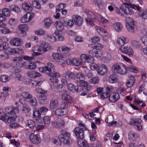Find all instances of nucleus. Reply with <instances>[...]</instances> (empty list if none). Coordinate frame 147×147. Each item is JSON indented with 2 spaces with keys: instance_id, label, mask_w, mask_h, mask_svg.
<instances>
[{
  "instance_id": "obj_1",
  "label": "nucleus",
  "mask_w": 147,
  "mask_h": 147,
  "mask_svg": "<svg viewBox=\"0 0 147 147\" xmlns=\"http://www.w3.org/2000/svg\"><path fill=\"white\" fill-rule=\"evenodd\" d=\"M123 5L121 6L120 8L123 13L126 14L132 15L134 13V11L132 9H136L139 11L141 7L138 5L131 4L128 3H124Z\"/></svg>"
},
{
  "instance_id": "obj_2",
  "label": "nucleus",
  "mask_w": 147,
  "mask_h": 147,
  "mask_svg": "<svg viewBox=\"0 0 147 147\" xmlns=\"http://www.w3.org/2000/svg\"><path fill=\"white\" fill-rule=\"evenodd\" d=\"M51 47L47 43L43 42L38 47L35 48L34 52L36 55H40L51 50Z\"/></svg>"
},
{
  "instance_id": "obj_3",
  "label": "nucleus",
  "mask_w": 147,
  "mask_h": 147,
  "mask_svg": "<svg viewBox=\"0 0 147 147\" xmlns=\"http://www.w3.org/2000/svg\"><path fill=\"white\" fill-rule=\"evenodd\" d=\"M16 117L15 114H10L9 111L7 113L5 114L2 110L0 109V119L8 123H10L14 122Z\"/></svg>"
},
{
  "instance_id": "obj_4",
  "label": "nucleus",
  "mask_w": 147,
  "mask_h": 147,
  "mask_svg": "<svg viewBox=\"0 0 147 147\" xmlns=\"http://www.w3.org/2000/svg\"><path fill=\"white\" fill-rule=\"evenodd\" d=\"M70 133L66 130H63L61 131V134L59 137V139L64 144L69 145L70 144L71 140L70 138Z\"/></svg>"
},
{
  "instance_id": "obj_5",
  "label": "nucleus",
  "mask_w": 147,
  "mask_h": 147,
  "mask_svg": "<svg viewBox=\"0 0 147 147\" xmlns=\"http://www.w3.org/2000/svg\"><path fill=\"white\" fill-rule=\"evenodd\" d=\"M74 131L77 137L80 139H83L84 134L88 133L87 129L84 127L82 128L76 127L74 129Z\"/></svg>"
},
{
  "instance_id": "obj_6",
  "label": "nucleus",
  "mask_w": 147,
  "mask_h": 147,
  "mask_svg": "<svg viewBox=\"0 0 147 147\" xmlns=\"http://www.w3.org/2000/svg\"><path fill=\"white\" fill-rule=\"evenodd\" d=\"M125 20L127 24L126 28L128 31L131 33L134 32L136 30V26L133 19L130 17H127Z\"/></svg>"
},
{
  "instance_id": "obj_7",
  "label": "nucleus",
  "mask_w": 147,
  "mask_h": 147,
  "mask_svg": "<svg viewBox=\"0 0 147 147\" xmlns=\"http://www.w3.org/2000/svg\"><path fill=\"white\" fill-rule=\"evenodd\" d=\"M120 50L123 53L127 54L129 56H132L134 55L133 49L129 46L120 47Z\"/></svg>"
},
{
  "instance_id": "obj_8",
  "label": "nucleus",
  "mask_w": 147,
  "mask_h": 147,
  "mask_svg": "<svg viewBox=\"0 0 147 147\" xmlns=\"http://www.w3.org/2000/svg\"><path fill=\"white\" fill-rule=\"evenodd\" d=\"M80 62H82L81 65L83 64L84 63L88 62L92 63L93 62V58L86 54H82L80 57Z\"/></svg>"
},
{
  "instance_id": "obj_9",
  "label": "nucleus",
  "mask_w": 147,
  "mask_h": 147,
  "mask_svg": "<svg viewBox=\"0 0 147 147\" xmlns=\"http://www.w3.org/2000/svg\"><path fill=\"white\" fill-rule=\"evenodd\" d=\"M120 96L118 92H114L110 94L109 100L111 102L115 103L119 99Z\"/></svg>"
},
{
  "instance_id": "obj_10",
  "label": "nucleus",
  "mask_w": 147,
  "mask_h": 147,
  "mask_svg": "<svg viewBox=\"0 0 147 147\" xmlns=\"http://www.w3.org/2000/svg\"><path fill=\"white\" fill-rule=\"evenodd\" d=\"M34 14L30 12H27L21 19V21L23 23L28 22L34 16Z\"/></svg>"
},
{
  "instance_id": "obj_11",
  "label": "nucleus",
  "mask_w": 147,
  "mask_h": 147,
  "mask_svg": "<svg viewBox=\"0 0 147 147\" xmlns=\"http://www.w3.org/2000/svg\"><path fill=\"white\" fill-rule=\"evenodd\" d=\"M47 74L49 76L51 77L50 79L52 82L56 83L58 82L57 78L59 76V74L58 73L53 72L47 73Z\"/></svg>"
},
{
  "instance_id": "obj_12",
  "label": "nucleus",
  "mask_w": 147,
  "mask_h": 147,
  "mask_svg": "<svg viewBox=\"0 0 147 147\" xmlns=\"http://www.w3.org/2000/svg\"><path fill=\"white\" fill-rule=\"evenodd\" d=\"M129 42L128 39L125 37H121L118 38L117 40V43L121 47L123 46Z\"/></svg>"
},
{
  "instance_id": "obj_13",
  "label": "nucleus",
  "mask_w": 147,
  "mask_h": 147,
  "mask_svg": "<svg viewBox=\"0 0 147 147\" xmlns=\"http://www.w3.org/2000/svg\"><path fill=\"white\" fill-rule=\"evenodd\" d=\"M114 117L113 115H109L106 119L105 122L108 124L109 126H114L115 125L117 122L116 121H113Z\"/></svg>"
},
{
  "instance_id": "obj_14",
  "label": "nucleus",
  "mask_w": 147,
  "mask_h": 147,
  "mask_svg": "<svg viewBox=\"0 0 147 147\" xmlns=\"http://www.w3.org/2000/svg\"><path fill=\"white\" fill-rule=\"evenodd\" d=\"M121 65V66H120L116 74L124 75L127 73V68L126 65L124 64Z\"/></svg>"
},
{
  "instance_id": "obj_15",
  "label": "nucleus",
  "mask_w": 147,
  "mask_h": 147,
  "mask_svg": "<svg viewBox=\"0 0 147 147\" xmlns=\"http://www.w3.org/2000/svg\"><path fill=\"white\" fill-rule=\"evenodd\" d=\"M29 138L31 142L34 144H38L40 142V140L34 134L30 135Z\"/></svg>"
},
{
  "instance_id": "obj_16",
  "label": "nucleus",
  "mask_w": 147,
  "mask_h": 147,
  "mask_svg": "<svg viewBox=\"0 0 147 147\" xmlns=\"http://www.w3.org/2000/svg\"><path fill=\"white\" fill-rule=\"evenodd\" d=\"M140 40L142 43L144 45L147 46V30H144L142 31Z\"/></svg>"
},
{
  "instance_id": "obj_17",
  "label": "nucleus",
  "mask_w": 147,
  "mask_h": 147,
  "mask_svg": "<svg viewBox=\"0 0 147 147\" xmlns=\"http://www.w3.org/2000/svg\"><path fill=\"white\" fill-rule=\"evenodd\" d=\"M42 69L45 71H49L48 73L54 72V70L55 69L54 66L51 63H48L47 66H44Z\"/></svg>"
},
{
  "instance_id": "obj_18",
  "label": "nucleus",
  "mask_w": 147,
  "mask_h": 147,
  "mask_svg": "<svg viewBox=\"0 0 147 147\" xmlns=\"http://www.w3.org/2000/svg\"><path fill=\"white\" fill-rule=\"evenodd\" d=\"M112 26L115 30L118 32H120L123 28L122 25L119 22H115L112 25Z\"/></svg>"
},
{
  "instance_id": "obj_19",
  "label": "nucleus",
  "mask_w": 147,
  "mask_h": 147,
  "mask_svg": "<svg viewBox=\"0 0 147 147\" xmlns=\"http://www.w3.org/2000/svg\"><path fill=\"white\" fill-rule=\"evenodd\" d=\"M75 74L71 71H68L65 73V77L67 79L74 81L75 80Z\"/></svg>"
},
{
  "instance_id": "obj_20",
  "label": "nucleus",
  "mask_w": 147,
  "mask_h": 147,
  "mask_svg": "<svg viewBox=\"0 0 147 147\" xmlns=\"http://www.w3.org/2000/svg\"><path fill=\"white\" fill-rule=\"evenodd\" d=\"M53 57L54 59L55 60L62 59L67 57V56L66 55H63L61 53V50L58 51V53H54L53 54Z\"/></svg>"
},
{
  "instance_id": "obj_21",
  "label": "nucleus",
  "mask_w": 147,
  "mask_h": 147,
  "mask_svg": "<svg viewBox=\"0 0 147 147\" xmlns=\"http://www.w3.org/2000/svg\"><path fill=\"white\" fill-rule=\"evenodd\" d=\"M137 137V135L135 132L133 131H130L128 133V138L130 141H135Z\"/></svg>"
},
{
  "instance_id": "obj_22",
  "label": "nucleus",
  "mask_w": 147,
  "mask_h": 147,
  "mask_svg": "<svg viewBox=\"0 0 147 147\" xmlns=\"http://www.w3.org/2000/svg\"><path fill=\"white\" fill-rule=\"evenodd\" d=\"M73 19L76 24L77 25L80 26L82 24L83 19L80 16L76 15L74 16Z\"/></svg>"
},
{
  "instance_id": "obj_23",
  "label": "nucleus",
  "mask_w": 147,
  "mask_h": 147,
  "mask_svg": "<svg viewBox=\"0 0 147 147\" xmlns=\"http://www.w3.org/2000/svg\"><path fill=\"white\" fill-rule=\"evenodd\" d=\"M62 98L64 100L69 103H70L72 99V98L68 94L67 91L65 90H64L63 91Z\"/></svg>"
},
{
  "instance_id": "obj_24",
  "label": "nucleus",
  "mask_w": 147,
  "mask_h": 147,
  "mask_svg": "<svg viewBox=\"0 0 147 147\" xmlns=\"http://www.w3.org/2000/svg\"><path fill=\"white\" fill-rule=\"evenodd\" d=\"M90 50L89 52V53L91 55V57H100V54L101 53V52L100 51H98L96 50L94 48Z\"/></svg>"
},
{
  "instance_id": "obj_25",
  "label": "nucleus",
  "mask_w": 147,
  "mask_h": 147,
  "mask_svg": "<svg viewBox=\"0 0 147 147\" xmlns=\"http://www.w3.org/2000/svg\"><path fill=\"white\" fill-rule=\"evenodd\" d=\"M58 49L59 51L61 50V53L63 55H65V54L68 53L71 50L70 48L65 46L59 47Z\"/></svg>"
},
{
  "instance_id": "obj_26",
  "label": "nucleus",
  "mask_w": 147,
  "mask_h": 147,
  "mask_svg": "<svg viewBox=\"0 0 147 147\" xmlns=\"http://www.w3.org/2000/svg\"><path fill=\"white\" fill-rule=\"evenodd\" d=\"M21 41L20 39L18 38H15L12 39L10 41V43L12 45L16 46H19L21 45Z\"/></svg>"
},
{
  "instance_id": "obj_27",
  "label": "nucleus",
  "mask_w": 147,
  "mask_h": 147,
  "mask_svg": "<svg viewBox=\"0 0 147 147\" xmlns=\"http://www.w3.org/2000/svg\"><path fill=\"white\" fill-rule=\"evenodd\" d=\"M30 3H26L22 4V7L23 9L26 11H31L32 10V7Z\"/></svg>"
},
{
  "instance_id": "obj_28",
  "label": "nucleus",
  "mask_w": 147,
  "mask_h": 147,
  "mask_svg": "<svg viewBox=\"0 0 147 147\" xmlns=\"http://www.w3.org/2000/svg\"><path fill=\"white\" fill-rule=\"evenodd\" d=\"M123 63H115L114 64L112 67V71L115 74H116L120 66H121V64H123Z\"/></svg>"
},
{
  "instance_id": "obj_29",
  "label": "nucleus",
  "mask_w": 147,
  "mask_h": 147,
  "mask_svg": "<svg viewBox=\"0 0 147 147\" xmlns=\"http://www.w3.org/2000/svg\"><path fill=\"white\" fill-rule=\"evenodd\" d=\"M109 81L110 83L113 84L117 82L118 79L116 75L113 74L110 76Z\"/></svg>"
},
{
  "instance_id": "obj_30",
  "label": "nucleus",
  "mask_w": 147,
  "mask_h": 147,
  "mask_svg": "<svg viewBox=\"0 0 147 147\" xmlns=\"http://www.w3.org/2000/svg\"><path fill=\"white\" fill-rule=\"evenodd\" d=\"M142 122V120L138 119H132L130 121L129 124L130 125L136 126L140 125Z\"/></svg>"
},
{
  "instance_id": "obj_31",
  "label": "nucleus",
  "mask_w": 147,
  "mask_h": 147,
  "mask_svg": "<svg viewBox=\"0 0 147 147\" xmlns=\"http://www.w3.org/2000/svg\"><path fill=\"white\" fill-rule=\"evenodd\" d=\"M67 113V112L66 110H64L59 109H56L55 112V115L59 116H62L66 115Z\"/></svg>"
},
{
  "instance_id": "obj_32",
  "label": "nucleus",
  "mask_w": 147,
  "mask_h": 147,
  "mask_svg": "<svg viewBox=\"0 0 147 147\" xmlns=\"http://www.w3.org/2000/svg\"><path fill=\"white\" fill-rule=\"evenodd\" d=\"M33 117L34 119L36 121L40 120L41 118V114L40 111H33Z\"/></svg>"
},
{
  "instance_id": "obj_33",
  "label": "nucleus",
  "mask_w": 147,
  "mask_h": 147,
  "mask_svg": "<svg viewBox=\"0 0 147 147\" xmlns=\"http://www.w3.org/2000/svg\"><path fill=\"white\" fill-rule=\"evenodd\" d=\"M83 139H80L78 141V144L80 147H90L87 144L86 141L83 140Z\"/></svg>"
},
{
  "instance_id": "obj_34",
  "label": "nucleus",
  "mask_w": 147,
  "mask_h": 147,
  "mask_svg": "<svg viewBox=\"0 0 147 147\" xmlns=\"http://www.w3.org/2000/svg\"><path fill=\"white\" fill-rule=\"evenodd\" d=\"M58 104V101L57 100H52L50 101V107L52 109H55L57 108Z\"/></svg>"
},
{
  "instance_id": "obj_35",
  "label": "nucleus",
  "mask_w": 147,
  "mask_h": 147,
  "mask_svg": "<svg viewBox=\"0 0 147 147\" xmlns=\"http://www.w3.org/2000/svg\"><path fill=\"white\" fill-rule=\"evenodd\" d=\"M10 111L9 112V113L10 114L16 115V117L15 119L17 117L16 113H18L19 111V110L18 107H11V108H10Z\"/></svg>"
},
{
  "instance_id": "obj_36",
  "label": "nucleus",
  "mask_w": 147,
  "mask_h": 147,
  "mask_svg": "<svg viewBox=\"0 0 147 147\" xmlns=\"http://www.w3.org/2000/svg\"><path fill=\"white\" fill-rule=\"evenodd\" d=\"M91 69L92 70H96L98 74L100 75L101 71L99 70L100 67L96 64H92L90 67Z\"/></svg>"
},
{
  "instance_id": "obj_37",
  "label": "nucleus",
  "mask_w": 147,
  "mask_h": 147,
  "mask_svg": "<svg viewBox=\"0 0 147 147\" xmlns=\"http://www.w3.org/2000/svg\"><path fill=\"white\" fill-rule=\"evenodd\" d=\"M18 27L23 33L27 31L28 29L27 25L24 24L19 25Z\"/></svg>"
},
{
  "instance_id": "obj_38",
  "label": "nucleus",
  "mask_w": 147,
  "mask_h": 147,
  "mask_svg": "<svg viewBox=\"0 0 147 147\" xmlns=\"http://www.w3.org/2000/svg\"><path fill=\"white\" fill-rule=\"evenodd\" d=\"M44 27L48 28L49 26L52 22V20L49 18H47L45 19L44 21Z\"/></svg>"
},
{
  "instance_id": "obj_39",
  "label": "nucleus",
  "mask_w": 147,
  "mask_h": 147,
  "mask_svg": "<svg viewBox=\"0 0 147 147\" xmlns=\"http://www.w3.org/2000/svg\"><path fill=\"white\" fill-rule=\"evenodd\" d=\"M114 90V87L111 85H107L105 87V90L106 92L109 94Z\"/></svg>"
},
{
  "instance_id": "obj_40",
  "label": "nucleus",
  "mask_w": 147,
  "mask_h": 147,
  "mask_svg": "<svg viewBox=\"0 0 147 147\" xmlns=\"http://www.w3.org/2000/svg\"><path fill=\"white\" fill-rule=\"evenodd\" d=\"M139 15L143 19H145L147 18V9L140 11L139 13Z\"/></svg>"
},
{
  "instance_id": "obj_41",
  "label": "nucleus",
  "mask_w": 147,
  "mask_h": 147,
  "mask_svg": "<svg viewBox=\"0 0 147 147\" xmlns=\"http://www.w3.org/2000/svg\"><path fill=\"white\" fill-rule=\"evenodd\" d=\"M27 125L30 128H33L36 126V123L32 120H30L27 121Z\"/></svg>"
},
{
  "instance_id": "obj_42",
  "label": "nucleus",
  "mask_w": 147,
  "mask_h": 147,
  "mask_svg": "<svg viewBox=\"0 0 147 147\" xmlns=\"http://www.w3.org/2000/svg\"><path fill=\"white\" fill-rule=\"evenodd\" d=\"M72 64L76 66H78L81 65L82 62H80V60L77 58H75L71 59Z\"/></svg>"
},
{
  "instance_id": "obj_43",
  "label": "nucleus",
  "mask_w": 147,
  "mask_h": 147,
  "mask_svg": "<svg viewBox=\"0 0 147 147\" xmlns=\"http://www.w3.org/2000/svg\"><path fill=\"white\" fill-rule=\"evenodd\" d=\"M108 32L104 29H102V37L104 41L107 40Z\"/></svg>"
},
{
  "instance_id": "obj_44",
  "label": "nucleus",
  "mask_w": 147,
  "mask_h": 147,
  "mask_svg": "<svg viewBox=\"0 0 147 147\" xmlns=\"http://www.w3.org/2000/svg\"><path fill=\"white\" fill-rule=\"evenodd\" d=\"M129 70L131 72L134 73H137L138 72V69L134 66L130 65L128 67Z\"/></svg>"
},
{
  "instance_id": "obj_45",
  "label": "nucleus",
  "mask_w": 147,
  "mask_h": 147,
  "mask_svg": "<svg viewBox=\"0 0 147 147\" xmlns=\"http://www.w3.org/2000/svg\"><path fill=\"white\" fill-rule=\"evenodd\" d=\"M76 77L77 79L79 80L80 81L84 79L85 75L82 72H79L76 74Z\"/></svg>"
},
{
  "instance_id": "obj_46",
  "label": "nucleus",
  "mask_w": 147,
  "mask_h": 147,
  "mask_svg": "<svg viewBox=\"0 0 147 147\" xmlns=\"http://www.w3.org/2000/svg\"><path fill=\"white\" fill-rule=\"evenodd\" d=\"M22 96L26 99V98L31 99L32 98V95L28 92H24L22 94Z\"/></svg>"
},
{
  "instance_id": "obj_47",
  "label": "nucleus",
  "mask_w": 147,
  "mask_h": 147,
  "mask_svg": "<svg viewBox=\"0 0 147 147\" xmlns=\"http://www.w3.org/2000/svg\"><path fill=\"white\" fill-rule=\"evenodd\" d=\"M65 4L61 3L59 5L56 7V12H59L65 7Z\"/></svg>"
},
{
  "instance_id": "obj_48",
  "label": "nucleus",
  "mask_w": 147,
  "mask_h": 147,
  "mask_svg": "<svg viewBox=\"0 0 147 147\" xmlns=\"http://www.w3.org/2000/svg\"><path fill=\"white\" fill-rule=\"evenodd\" d=\"M132 46L135 48L138 49L140 47V43L136 40H134L132 41Z\"/></svg>"
},
{
  "instance_id": "obj_49",
  "label": "nucleus",
  "mask_w": 147,
  "mask_h": 147,
  "mask_svg": "<svg viewBox=\"0 0 147 147\" xmlns=\"http://www.w3.org/2000/svg\"><path fill=\"white\" fill-rule=\"evenodd\" d=\"M108 72V69L106 66L102 65V76L106 75Z\"/></svg>"
},
{
  "instance_id": "obj_50",
  "label": "nucleus",
  "mask_w": 147,
  "mask_h": 147,
  "mask_svg": "<svg viewBox=\"0 0 147 147\" xmlns=\"http://www.w3.org/2000/svg\"><path fill=\"white\" fill-rule=\"evenodd\" d=\"M51 117L48 116H45L43 118V122L45 124L48 125L50 123Z\"/></svg>"
},
{
  "instance_id": "obj_51",
  "label": "nucleus",
  "mask_w": 147,
  "mask_h": 147,
  "mask_svg": "<svg viewBox=\"0 0 147 147\" xmlns=\"http://www.w3.org/2000/svg\"><path fill=\"white\" fill-rule=\"evenodd\" d=\"M87 17L89 19H93L95 18L94 14L90 11H88L86 13Z\"/></svg>"
},
{
  "instance_id": "obj_52",
  "label": "nucleus",
  "mask_w": 147,
  "mask_h": 147,
  "mask_svg": "<svg viewBox=\"0 0 147 147\" xmlns=\"http://www.w3.org/2000/svg\"><path fill=\"white\" fill-rule=\"evenodd\" d=\"M10 9L11 10L17 13H18L20 11V8L16 5H11V6Z\"/></svg>"
},
{
  "instance_id": "obj_53",
  "label": "nucleus",
  "mask_w": 147,
  "mask_h": 147,
  "mask_svg": "<svg viewBox=\"0 0 147 147\" xmlns=\"http://www.w3.org/2000/svg\"><path fill=\"white\" fill-rule=\"evenodd\" d=\"M9 79L10 77L5 75L2 76L1 77V81L4 82H7Z\"/></svg>"
},
{
  "instance_id": "obj_54",
  "label": "nucleus",
  "mask_w": 147,
  "mask_h": 147,
  "mask_svg": "<svg viewBox=\"0 0 147 147\" xmlns=\"http://www.w3.org/2000/svg\"><path fill=\"white\" fill-rule=\"evenodd\" d=\"M30 109L26 105H24L23 106L22 111L23 113H27L29 111Z\"/></svg>"
},
{
  "instance_id": "obj_55",
  "label": "nucleus",
  "mask_w": 147,
  "mask_h": 147,
  "mask_svg": "<svg viewBox=\"0 0 147 147\" xmlns=\"http://www.w3.org/2000/svg\"><path fill=\"white\" fill-rule=\"evenodd\" d=\"M121 56L124 60L130 64H131L132 63V61L131 59L123 55H121Z\"/></svg>"
},
{
  "instance_id": "obj_56",
  "label": "nucleus",
  "mask_w": 147,
  "mask_h": 147,
  "mask_svg": "<svg viewBox=\"0 0 147 147\" xmlns=\"http://www.w3.org/2000/svg\"><path fill=\"white\" fill-rule=\"evenodd\" d=\"M68 105L66 102H61L60 107L61 109L64 110H66V109L68 107Z\"/></svg>"
},
{
  "instance_id": "obj_57",
  "label": "nucleus",
  "mask_w": 147,
  "mask_h": 147,
  "mask_svg": "<svg viewBox=\"0 0 147 147\" xmlns=\"http://www.w3.org/2000/svg\"><path fill=\"white\" fill-rule=\"evenodd\" d=\"M84 89L83 87L81 85H78L75 86V90L77 92H80Z\"/></svg>"
},
{
  "instance_id": "obj_58",
  "label": "nucleus",
  "mask_w": 147,
  "mask_h": 147,
  "mask_svg": "<svg viewBox=\"0 0 147 147\" xmlns=\"http://www.w3.org/2000/svg\"><path fill=\"white\" fill-rule=\"evenodd\" d=\"M36 67V64L34 62L30 63V64L28 65L27 68L34 69H35Z\"/></svg>"
},
{
  "instance_id": "obj_59",
  "label": "nucleus",
  "mask_w": 147,
  "mask_h": 147,
  "mask_svg": "<svg viewBox=\"0 0 147 147\" xmlns=\"http://www.w3.org/2000/svg\"><path fill=\"white\" fill-rule=\"evenodd\" d=\"M3 13L5 16H8L10 15V11L7 8H5L2 10Z\"/></svg>"
},
{
  "instance_id": "obj_60",
  "label": "nucleus",
  "mask_w": 147,
  "mask_h": 147,
  "mask_svg": "<svg viewBox=\"0 0 147 147\" xmlns=\"http://www.w3.org/2000/svg\"><path fill=\"white\" fill-rule=\"evenodd\" d=\"M53 126L56 128L59 129L61 127L60 124L59 123V122L54 121L52 123Z\"/></svg>"
},
{
  "instance_id": "obj_61",
  "label": "nucleus",
  "mask_w": 147,
  "mask_h": 147,
  "mask_svg": "<svg viewBox=\"0 0 147 147\" xmlns=\"http://www.w3.org/2000/svg\"><path fill=\"white\" fill-rule=\"evenodd\" d=\"M99 79L98 77H95L91 79L90 82L91 83L93 84H96L98 83L99 82Z\"/></svg>"
},
{
  "instance_id": "obj_62",
  "label": "nucleus",
  "mask_w": 147,
  "mask_h": 147,
  "mask_svg": "<svg viewBox=\"0 0 147 147\" xmlns=\"http://www.w3.org/2000/svg\"><path fill=\"white\" fill-rule=\"evenodd\" d=\"M36 91L38 93L42 94H46L47 92V91L44 90L41 88H36Z\"/></svg>"
},
{
  "instance_id": "obj_63",
  "label": "nucleus",
  "mask_w": 147,
  "mask_h": 147,
  "mask_svg": "<svg viewBox=\"0 0 147 147\" xmlns=\"http://www.w3.org/2000/svg\"><path fill=\"white\" fill-rule=\"evenodd\" d=\"M48 111V109L45 107H42L40 109L39 111L40 113L45 114Z\"/></svg>"
},
{
  "instance_id": "obj_64",
  "label": "nucleus",
  "mask_w": 147,
  "mask_h": 147,
  "mask_svg": "<svg viewBox=\"0 0 147 147\" xmlns=\"http://www.w3.org/2000/svg\"><path fill=\"white\" fill-rule=\"evenodd\" d=\"M79 83L81 85L83 86V88H84L88 86V82L85 81H84V80H82L80 81L79 82Z\"/></svg>"
}]
</instances>
